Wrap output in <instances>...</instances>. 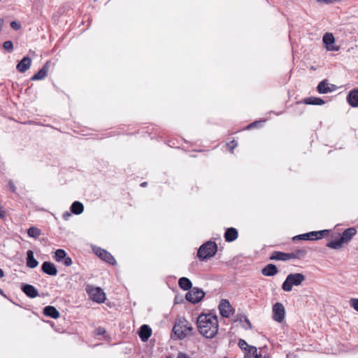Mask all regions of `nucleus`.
<instances>
[{
	"mask_svg": "<svg viewBox=\"0 0 358 358\" xmlns=\"http://www.w3.org/2000/svg\"><path fill=\"white\" fill-rule=\"evenodd\" d=\"M193 327L192 324L184 318L178 319L173 327V332L179 339L191 336Z\"/></svg>",
	"mask_w": 358,
	"mask_h": 358,
	"instance_id": "obj_2",
	"label": "nucleus"
},
{
	"mask_svg": "<svg viewBox=\"0 0 358 358\" xmlns=\"http://www.w3.org/2000/svg\"><path fill=\"white\" fill-rule=\"evenodd\" d=\"M238 345L242 350H244L245 351L248 349V347H250L244 340L242 339L239 341Z\"/></svg>",
	"mask_w": 358,
	"mask_h": 358,
	"instance_id": "obj_34",
	"label": "nucleus"
},
{
	"mask_svg": "<svg viewBox=\"0 0 358 358\" xmlns=\"http://www.w3.org/2000/svg\"><path fill=\"white\" fill-rule=\"evenodd\" d=\"M41 270L49 275L55 276L57 274V267L50 262H44L41 265Z\"/></svg>",
	"mask_w": 358,
	"mask_h": 358,
	"instance_id": "obj_11",
	"label": "nucleus"
},
{
	"mask_svg": "<svg viewBox=\"0 0 358 358\" xmlns=\"http://www.w3.org/2000/svg\"><path fill=\"white\" fill-rule=\"evenodd\" d=\"M304 103L309 105H323L324 101L317 97H309L304 99Z\"/></svg>",
	"mask_w": 358,
	"mask_h": 358,
	"instance_id": "obj_28",
	"label": "nucleus"
},
{
	"mask_svg": "<svg viewBox=\"0 0 358 358\" xmlns=\"http://www.w3.org/2000/svg\"><path fill=\"white\" fill-rule=\"evenodd\" d=\"M252 125H253V124H250V125L248 126V128L252 127Z\"/></svg>",
	"mask_w": 358,
	"mask_h": 358,
	"instance_id": "obj_46",
	"label": "nucleus"
},
{
	"mask_svg": "<svg viewBox=\"0 0 358 358\" xmlns=\"http://www.w3.org/2000/svg\"><path fill=\"white\" fill-rule=\"evenodd\" d=\"M356 233L357 231L353 227L348 228L346 230H345L341 237L343 243H347L348 242H349L352 239V238L356 234Z\"/></svg>",
	"mask_w": 358,
	"mask_h": 358,
	"instance_id": "obj_19",
	"label": "nucleus"
},
{
	"mask_svg": "<svg viewBox=\"0 0 358 358\" xmlns=\"http://www.w3.org/2000/svg\"><path fill=\"white\" fill-rule=\"evenodd\" d=\"M348 102L352 107H358V88L352 90L348 96Z\"/></svg>",
	"mask_w": 358,
	"mask_h": 358,
	"instance_id": "obj_18",
	"label": "nucleus"
},
{
	"mask_svg": "<svg viewBox=\"0 0 358 358\" xmlns=\"http://www.w3.org/2000/svg\"><path fill=\"white\" fill-rule=\"evenodd\" d=\"M273 318L278 322H282L285 318V310L281 303H276L272 308Z\"/></svg>",
	"mask_w": 358,
	"mask_h": 358,
	"instance_id": "obj_7",
	"label": "nucleus"
},
{
	"mask_svg": "<svg viewBox=\"0 0 358 358\" xmlns=\"http://www.w3.org/2000/svg\"><path fill=\"white\" fill-rule=\"evenodd\" d=\"M31 65V59L29 57H24L17 64L16 69L20 73L27 71Z\"/></svg>",
	"mask_w": 358,
	"mask_h": 358,
	"instance_id": "obj_15",
	"label": "nucleus"
},
{
	"mask_svg": "<svg viewBox=\"0 0 358 358\" xmlns=\"http://www.w3.org/2000/svg\"><path fill=\"white\" fill-rule=\"evenodd\" d=\"M196 323L199 333L206 338H213L218 333L219 322L215 315L201 314Z\"/></svg>",
	"mask_w": 358,
	"mask_h": 358,
	"instance_id": "obj_1",
	"label": "nucleus"
},
{
	"mask_svg": "<svg viewBox=\"0 0 358 358\" xmlns=\"http://www.w3.org/2000/svg\"><path fill=\"white\" fill-rule=\"evenodd\" d=\"M177 358H191L185 352H180L177 355Z\"/></svg>",
	"mask_w": 358,
	"mask_h": 358,
	"instance_id": "obj_41",
	"label": "nucleus"
},
{
	"mask_svg": "<svg viewBox=\"0 0 358 358\" xmlns=\"http://www.w3.org/2000/svg\"><path fill=\"white\" fill-rule=\"evenodd\" d=\"M8 186H9L10 190L12 191V192L15 193L16 192L17 187L12 180H9Z\"/></svg>",
	"mask_w": 358,
	"mask_h": 358,
	"instance_id": "obj_39",
	"label": "nucleus"
},
{
	"mask_svg": "<svg viewBox=\"0 0 358 358\" xmlns=\"http://www.w3.org/2000/svg\"><path fill=\"white\" fill-rule=\"evenodd\" d=\"M291 255L281 252H275L272 254L271 259L275 260L286 261L291 258Z\"/></svg>",
	"mask_w": 358,
	"mask_h": 358,
	"instance_id": "obj_25",
	"label": "nucleus"
},
{
	"mask_svg": "<svg viewBox=\"0 0 358 358\" xmlns=\"http://www.w3.org/2000/svg\"><path fill=\"white\" fill-rule=\"evenodd\" d=\"M94 336L99 340H101V339L106 340L108 338L106 331L105 329L103 327H99L98 329H96L94 331Z\"/></svg>",
	"mask_w": 358,
	"mask_h": 358,
	"instance_id": "obj_30",
	"label": "nucleus"
},
{
	"mask_svg": "<svg viewBox=\"0 0 358 358\" xmlns=\"http://www.w3.org/2000/svg\"><path fill=\"white\" fill-rule=\"evenodd\" d=\"M4 276V273L1 268H0V278Z\"/></svg>",
	"mask_w": 358,
	"mask_h": 358,
	"instance_id": "obj_43",
	"label": "nucleus"
},
{
	"mask_svg": "<svg viewBox=\"0 0 358 358\" xmlns=\"http://www.w3.org/2000/svg\"><path fill=\"white\" fill-rule=\"evenodd\" d=\"M61 262H62L64 266H69L72 264V259L71 257L66 256Z\"/></svg>",
	"mask_w": 358,
	"mask_h": 358,
	"instance_id": "obj_36",
	"label": "nucleus"
},
{
	"mask_svg": "<svg viewBox=\"0 0 358 358\" xmlns=\"http://www.w3.org/2000/svg\"><path fill=\"white\" fill-rule=\"evenodd\" d=\"M238 237V231L234 228L228 229L224 234L226 241L231 242L235 241Z\"/></svg>",
	"mask_w": 358,
	"mask_h": 358,
	"instance_id": "obj_24",
	"label": "nucleus"
},
{
	"mask_svg": "<svg viewBox=\"0 0 358 358\" xmlns=\"http://www.w3.org/2000/svg\"><path fill=\"white\" fill-rule=\"evenodd\" d=\"M91 299L97 303H103L106 300V294L101 287H91Z\"/></svg>",
	"mask_w": 358,
	"mask_h": 358,
	"instance_id": "obj_8",
	"label": "nucleus"
},
{
	"mask_svg": "<svg viewBox=\"0 0 358 358\" xmlns=\"http://www.w3.org/2000/svg\"><path fill=\"white\" fill-rule=\"evenodd\" d=\"M304 280L305 276L302 273H290L282 283V288L285 292H290L294 286H300Z\"/></svg>",
	"mask_w": 358,
	"mask_h": 358,
	"instance_id": "obj_3",
	"label": "nucleus"
},
{
	"mask_svg": "<svg viewBox=\"0 0 358 358\" xmlns=\"http://www.w3.org/2000/svg\"><path fill=\"white\" fill-rule=\"evenodd\" d=\"M350 304L352 307L357 311H358V299H351L350 301Z\"/></svg>",
	"mask_w": 358,
	"mask_h": 358,
	"instance_id": "obj_35",
	"label": "nucleus"
},
{
	"mask_svg": "<svg viewBox=\"0 0 358 358\" xmlns=\"http://www.w3.org/2000/svg\"><path fill=\"white\" fill-rule=\"evenodd\" d=\"M71 212L66 211L63 213L62 217L64 220H69L70 217L71 216Z\"/></svg>",
	"mask_w": 358,
	"mask_h": 358,
	"instance_id": "obj_40",
	"label": "nucleus"
},
{
	"mask_svg": "<svg viewBox=\"0 0 358 358\" xmlns=\"http://www.w3.org/2000/svg\"><path fill=\"white\" fill-rule=\"evenodd\" d=\"M43 314L49 317L57 319L59 317V312L57 308L52 306H47L43 308Z\"/></svg>",
	"mask_w": 358,
	"mask_h": 358,
	"instance_id": "obj_17",
	"label": "nucleus"
},
{
	"mask_svg": "<svg viewBox=\"0 0 358 358\" xmlns=\"http://www.w3.org/2000/svg\"><path fill=\"white\" fill-rule=\"evenodd\" d=\"M219 310L222 316L229 317L233 313L232 308L229 301L227 299H222L219 304Z\"/></svg>",
	"mask_w": 358,
	"mask_h": 358,
	"instance_id": "obj_10",
	"label": "nucleus"
},
{
	"mask_svg": "<svg viewBox=\"0 0 358 358\" xmlns=\"http://www.w3.org/2000/svg\"><path fill=\"white\" fill-rule=\"evenodd\" d=\"M229 148V150L231 152H233L234 149L237 146V143L234 141H232L229 144L227 145Z\"/></svg>",
	"mask_w": 358,
	"mask_h": 358,
	"instance_id": "obj_38",
	"label": "nucleus"
},
{
	"mask_svg": "<svg viewBox=\"0 0 358 358\" xmlns=\"http://www.w3.org/2000/svg\"><path fill=\"white\" fill-rule=\"evenodd\" d=\"M27 234L29 237L36 239L41 236V231L37 227H31L27 230Z\"/></svg>",
	"mask_w": 358,
	"mask_h": 358,
	"instance_id": "obj_29",
	"label": "nucleus"
},
{
	"mask_svg": "<svg viewBox=\"0 0 358 358\" xmlns=\"http://www.w3.org/2000/svg\"><path fill=\"white\" fill-rule=\"evenodd\" d=\"M178 285L180 287V288H182L184 290H188L192 287L191 281L185 277H182L179 279Z\"/></svg>",
	"mask_w": 358,
	"mask_h": 358,
	"instance_id": "obj_27",
	"label": "nucleus"
},
{
	"mask_svg": "<svg viewBox=\"0 0 358 358\" xmlns=\"http://www.w3.org/2000/svg\"><path fill=\"white\" fill-rule=\"evenodd\" d=\"M38 262L34 258V252L31 250L27 252V266L30 268H36Z\"/></svg>",
	"mask_w": 358,
	"mask_h": 358,
	"instance_id": "obj_21",
	"label": "nucleus"
},
{
	"mask_svg": "<svg viewBox=\"0 0 358 358\" xmlns=\"http://www.w3.org/2000/svg\"><path fill=\"white\" fill-rule=\"evenodd\" d=\"M205 293L202 289L197 287L192 288L186 294V299L192 303H196L199 302L204 296Z\"/></svg>",
	"mask_w": 358,
	"mask_h": 358,
	"instance_id": "obj_5",
	"label": "nucleus"
},
{
	"mask_svg": "<svg viewBox=\"0 0 358 358\" xmlns=\"http://www.w3.org/2000/svg\"><path fill=\"white\" fill-rule=\"evenodd\" d=\"M323 43L326 45V48L328 51L337 50L334 45L335 43V38L332 34L327 33L324 35L322 38Z\"/></svg>",
	"mask_w": 358,
	"mask_h": 358,
	"instance_id": "obj_12",
	"label": "nucleus"
},
{
	"mask_svg": "<svg viewBox=\"0 0 358 358\" xmlns=\"http://www.w3.org/2000/svg\"><path fill=\"white\" fill-rule=\"evenodd\" d=\"M3 48L8 52H12L13 51V43L11 41H6L3 43Z\"/></svg>",
	"mask_w": 358,
	"mask_h": 358,
	"instance_id": "obj_33",
	"label": "nucleus"
},
{
	"mask_svg": "<svg viewBox=\"0 0 358 358\" xmlns=\"http://www.w3.org/2000/svg\"><path fill=\"white\" fill-rule=\"evenodd\" d=\"M10 27H12V29H13L14 30H18L20 29L21 27V24L20 22H17V21H12L10 22Z\"/></svg>",
	"mask_w": 358,
	"mask_h": 358,
	"instance_id": "obj_37",
	"label": "nucleus"
},
{
	"mask_svg": "<svg viewBox=\"0 0 358 358\" xmlns=\"http://www.w3.org/2000/svg\"><path fill=\"white\" fill-rule=\"evenodd\" d=\"M217 250V244L213 241H208L199 248L197 256L200 259L205 260L213 257Z\"/></svg>",
	"mask_w": 358,
	"mask_h": 358,
	"instance_id": "obj_4",
	"label": "nucleus"
},
{
	"mask_svg": "<svg viewBox=\"0 0 358 358\" xmlns=\"http://www.w3.org/2000/svg\"><path fill=\"white\" fill-rule=\"evenodd\" d=\"M328 230H322L319 231H311L310 233L301 234L297 236H295L294 239L299 238L303 240H318L322 238V237L325 236L328 234Z\"/></svg>",
	"mask_w": 358,
	"mask_h": 358,
	"instance_id": "obj_6",
	"label": "nucleus"
},
{
	"mask_svg": "<svg viewBox=\"0 0 358 358\" xmlns=\"http://www.w3.org/2000/svg\"><path fill=\"white\" fill-rule=\"evenodd\" d=\"M70 210L73 214L80 215L84 210V206L81 202L76 201L73 202V203L71 204L70 207Z\"/></svg>",
	"mask_w": 358,
	"mask_h": 358,
	"instance_id": "obj_23",
	"label": "nucleus"
},
{
	"mask_svg": "<svg viewBox=\"0 0 358 358\" xmlns=\"http://www.w3.org/2000/svg\"><path fill=\"white\" fill-rule=\"evenodd\" d=\"M50 62H47L31 78V80H40L44 79L48 74L49 70Z\"/></svg>",
	"mask_w": 358,
	"mask_h": 358,
	"instance_id": "obj_13",
	"label": "nucleus"
},
{
	"mask_svg": "<svg viewBox=\"0 0 358 358\" xmlns=\"http://www.w3.org/2000/svg\"><path fill=\"white\" fill-rule=\"evenodd\" d=\"M85 290L88 295H90V285H86L85 287Z\"/></svg>",
	"mask_w": 358,
	"mask_h": 358,
	"instance_id": "obj_42",
	"label": "nucleus"
},
{
	"mask_svg": "<svg viewBox=\"0 0 358 358\" xmlns=\"http://www.w3.org/2000/svg\"><path fill=\"white\" fill-rule=\"evenodd\" d=\"M152 334V329L146 324L143 325L139 331L138 335L143 341H146Z\"/></svg>",
	"mask_w": 358,
	"mask_h": 358,
	"instance_id": "obj_20",
	"label": "nucleus"
},
{
	"mask_svg": "<svg viewBox=\"0 0 358 358\" xmlns=\"http://www.w3.org/2000/svg\"><path fill=\"white\" fill-rule=\"evenodd\" d=\"M245 358H263V355L261 353H258L256 347L250 346L248 347V349L245 352Z\"/></svg>",
	"mask_w": 358,
	"mask_h": 358,
	"instance_id": "obj_22",
	"label": "nucleus"
},
{
	"mask_svg": "<svg viewBox=\"0 0 358 358\" xmlns=\"http://www.w3.org/2000/svg\"><path fill=\"white\" fill-rule=\"evenodd\" d=\"M21 289L29 298L33 299L38 296V290L31 285L24 284Z\"/></svg>",
	"mask_w": 358,
	"mask_h": 358,
	"instance_id": "obj_14",
	"label": "nucleus"
},
{
	"mask_svg": "<svg viewBox=\"0 0 358 358\" xmlns=\"http://www.w3.org/2000/svg\"><path fill=\"white\" fill-rule=\"evenodd\" d=\"M96 255H97L103 261L108 262L110 264H115L116 261L115 258L106 250L99 248H93Z\"/></svg>",
	"mask_w": 358,
	"mask_h": 358,
	"instance_id": "obj_9",
	"label": "nucleus"
},
{
	"mask_svg": "<svg viewBox=\"0 0 358 358\" xmlns=\"http://www.w3.org/2000/svg\"><path fill=\"white\" fill-rule=\"evenodd\" d=\"M146 184H147L146 182H143V183H141V185L142 187H145V186L146 185Z\"/></svg>",
	"mask_w": 358,
	"mask_h": 358,
	"instance_id": "obj_45",
	"label": "nucleus"
},
{
	"mask_svg": "<svg viewBox=\"0 0 358 358\" xmlns=\"http://www.w3.org/2000/svg\"><path fill=\"white\" fill-rule=\"evenodd\" d=\"M278 273V269L273 264L267 265L262 270V273L266 276H273Z\"/></svg>",
	"mask_w": 358,
	"mask_h": 358,
	"instance_id": "obj_26",
	"label": "nucleus"
},
{
	"mask_svg": "<svg viewBox=\"0 0 358 358\" xmlns=\"http://www.w3.org/2000/svg\"><path fill=\"white\" fill-rule=\"evenodd\" d=\"M66 257V252L63 249H58L55 252V259L61 262Z\"/></svg>",
	"mask_w": 358,
	"mask_h": 358,
	"instance_id": "obj_31",
	"label": "nucleus"
},
{
	"mask_svg": "<svg viewBox=\"0 0 358 358\" xmlns=\"http://www.w3.org/2000/svg\"><path fill=\"white\" fill-rule=\"evenodd\" d=\"M344 244L341 238L338 240L331 241L327 244V246L333 249H339Z\"/></svg>",
	"mask_w": 358,
	"mask_h": 358,
	"instance_id": "obj_32",
	"label": "nucleus"
},
{
	"mask_svg": "<svg viewBox=\"0 0 358 358\" xmlns=\"http://www.w3.org/2000/svg\"><path fill=\"white\" fill-rule=\"evenodd\" d=\"M336 86L325 80L320 82L317 86V91L321 94H326L335 90Z\"/></svg>",
	"mask_w": 358,
	"mask_h": 358,
	"instance_id": "obj_16",
	"label": "nucleus"
},
{
	"mask_svg": "<svg viewBox=\"0 0 358 358\" xmlns=\"http://www.w3.org/2000/svg\"><path fill=\"white\" fill-rule=\"evenodd\" d=\"M0 294L4 297H6V295L4 294L3 291L0 288Z\"/></svg>",
	"mask_w": 358,
	"mask_h": 358,
	"instance_id": "obj_44",
	"label": "nucleus"
}]
</instances>
